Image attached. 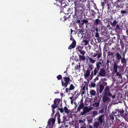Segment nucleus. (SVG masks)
<instances>
[{
  "mask_svg": "<svg viewBox=\"0 0 128 128\" xmlns=\"http://www.w3.org/2000/svg\"><path fill=\"white\" fill-rule=\"evenodd\" d=\"M83 11L82 10H78L76 9V7L75 8V12L74 14L73 15V16L74 18V20L75 22L78 24H79V25H80V23H81L80 20L82 21V14Z\"/></svg>",
  "mask_w": 128,
  "mask_h": 128,
  "instance_id": "obj_1",
  "label": "nucleus"
},
{
  "mask_svg": "<svg viewBox=\"0 0 128 128\" xmlns=\"http://www.w3.org/2000/svg\"><path fill=\"white\" fill-rule=\"evenodd\" d=\"M102 62H98L96 63V67L94 70L92 71L91 74L90 75V79H92L93 76H95L98 72V71L100 69V68L102 66V64L103 63V60H102Z\"/></svg>",
  "mask_w": 128,
  "mask_h": 128,
  "instance_id": "obj_2",
  "label": "nucleus"
},
{
  "mask_svg": "<svg viewBox=\"0 0 128 128\" xmlns=\"http://www.w3.org/2000/svg\"><path fill=\"white\" fill-rule=\"evenodd\" d=\"M76 50L78 56H81L85 60L86 58L84 56L86 52L83 49V47L80 46H77L76 48Z\"/></svg>",
  "mask_w": 128,
  "mask_h": 128,
  "instance_id": "obj_3",
  "label": "nucleus"
},
{
  "mask_svg": "<svg viewBox=\"0 0 128 128\" xmlns=\"http://www.w3.org/2000/svg\"><path fill=\"white\" fill-rule=\"evenodd\" d=\"M126 53L124 52H122V58L121 59V62L123 64L122 67L123 68H125L126 66V59L125 56Z\"/></svg>",
  "mask_w": 128,
  "mask_h": 128,
  "instance_id": "obj_4",
  "label": "nucleus"
},
{
  "mask_svg": "<svg viewBox=\"0 0 128 128\" xmlns=\"http://www.w3.org/2000/svg\"><path fill=\"white\" fill-rule=\"evenodd\" d=\"M106 72L105 70L104 69L101 68L99 72L98 75L97 76L96 78L94 80H98V78L100 76H106Z\"/></svg>",
  "mask_w": 128,
  "mask_h": 128,
  "instance_id": "obj_5",
  "label": "nucleus"
},
{
  "mask_svg": "<svg viewBox=\"0 0 128 128\" xmlns=\"http://www.w3.org/2000/svg\"><path fill=\"white\" fill-rule=\"evenodd\" d=\"M55 120L54 118H50L48 122L47 126L49 128H53L54 126V122Z\"/></svg>",
  "mask_w": 128,
  "mask_h": 128,
  "instance_id": "obj_6",
  "label": "nucleus"
},
{
  "mask_svg": "<svg viewBox=\"0 0 128 128\" xmlns=\"http://www.w3.org/2000/svg\"><path fill=\"white\" fill-rule=\"evenodd\" d=\"M118 63L116 61H115L114 62L113 64V70L114 73L118 71V68L120 69V68H122L119 66L117 64Z\"/></svg>",
  "mask_w": 128,
  "mask_h": 128,
  "instance_id": "obj_7",
  "label": "nucleus"
},
{
  "mask_svg": "<svg viewBox=\"0 0 128 128\" xmlns=\"http://www.w3.org/2000/svg\"><path fill=\"white\" fill-rule=\"evenodd\" d=\"M91 108L89 106H86L84 108L83 112H81V114L83 115L89 112L91 110Z\"/></svg>",
  "mask_w": 128,
  "mask_h": 128,
  "instance_id": "obj_8",
  "label": "nucleus"
},
{
  "mask_svg": "<svg viewBox=\"0 0 128 128\" xmlns=\"http://www.w3.org/2000/svg\"><path fill=\"white\" fill-rule=\"evenodd\" d=\"M104 91L105 92V94H107L109 96H111L112 98L115 97L116 96L115 95L112 96V94L111 93L108 92L109 91V88L108 86H106L105 88Z\"/></svg>",
  "mask_w": 128,
  "mask_h": 128,
  "instance_id": "obj_9",
  "label": "nucleus"
},
{
  "mask_svg": "<svg viewBox=\"0 0 128 128\" xmlns=\"http://www.w3.org/2000/svg\"><path fill=\"white\" fill-rule=\"evenodd\" d=\"M122 52H123L122 51V50H120V53L121 54H120L118 52H117L115 56L116 59L117 61L120 62V60L122 59V57L121 56V54H122Z\"/></svg>",
  "mask_w": 128,
  "mask_h": 128,
  "instance_id": "obj_10",
  "label": "nucleus"
},
{
  "mask_svg": "<svg viewBox=\"0 0 128 128\" xmlns=\"http://www.w3.org/2000/svg\"><path fill=\"white\" fill-rule=\"evenodd\" d=\"M92 70V67L91 66H89L84 74L85 77H88L90 75V71Z\"/></svg>",
  "mask_w": 128,
  "mask_h": 128,
  "instance_id": "obj_11",
  "label": "nucleus"
},
{
  "mask_svg": "<svg viewBox=\"0 0 128 128\" xmlns=\"http://www.w3.org/2000/svg\"><path fill=\"white\" fill-rule=\"evenodd\" d=\"M100 83L101 84H100V85L99 86L100 88L99 90H100V93H101L102 92L104 88V87L103 85H106L107 84V83L106 82H104L103 81H102V82H101ZM99 84L100 85V84Z\"/></svg>",
  "mask_w": 128,
  "mask_h": 128,
  "instance_id": "obj_12",
  "label": "nucleus"
},
{
  "mask_svg": "<svg viewBox=\"0 0 128 128\" xmlns=\"http://www.w3.org/2000/svg\"><path fill=\"white\" fill-rule=\"evenodd\" d=\"M108 95L105 94L102 98L103 101L104 102H108L110 101V98L108 96Z\"/></svg>",
  "mask_w": 128,
  "mask_h": 128,
  "instance_id": "obj_13",
  "label": "nucleus"
},
{
  "mask_svg": "<svg viewBox=\"0 0 128 128\" xmlns=\"http://www.w3.org/2000/svg\"><path fill=\"white\" fill-rule=\"evenodd\" d=\"M88 22V21L87 20L85 19L83 20L82 19L81 23H80V25H79V26L80 27L84 25V24H87Z\"/></svg>",
  "mask_w": 128,
  "mask_h": 128,
  "instance_id": "obj_14",
  "label": "nucleus"
},
{
  "mask_svg": "<svg viewBox=\"0 0 128 128\" xmlns=\"http://www.w3.org/2000/svg\"><path fill=\"white\" fill-rule=\"evenodd\" d=\"M75 60L76 61H84L85 60L83 58L82 56H78H78H76L75 58Z\"/></svg>",
  "mask_w": 128,
  "mask_h": 128,
  "instance_id": "obj_15",
  "label": "nucleus"
},
{
  "mask_svg": "<svg viewBox=\"0 0 128 128\" xmlns=\"http://www.w3.org/2000/svg\"><path fill=\"white\" fill-rule=\"evenodd\" d=\"M110 23V24L113 27H115L116 26L117 24V23L118 22V21H117L115 19L114 21L112 22L111 21H110L109 22Z\"/></svg>",
  "mask_w": 128,
  "mask_h": 128,
  "instance_id": "obj_16",
  "label": "nucleus"
},
{
  "mask_svg": "<svg viewBox=\"0 0 128 128\" xmlns=\"http://www.w3.org/2000/svg\"><path fill=\"white\" fill-rule=\"evenodd\" d=\"M76 41H72V43L69 46L68 48L70 50L72 48H74L75 46H76Z\"/></svg>",
  "mask_w": 128,
  "mask_h": 128,
  "instance_id": "obj_17",
  "label": "nucleus"
},
{
  "mask_svg": "<svg viewBox=\"0 0 128 128\" xmlns=\"http://www.w3.org/2000/svg\"><path fill=\"white\" fill-rule=\"evenodd\" d=\"M104 117L103 115H101L98 118V122L100 123H102L104 120Z\"/></svg>",
  "mask_w": 128,
  "mask_h": 128,
  "instance_id": "obj_18",
  "label": "nucleus"
},
{
  "mask_svg": "<svg viewBox=\"0 0 128 128\" xmlns=\"http://www.w3.org/2000/svg\"><path fill=\"white\" fill-rule=\"evenodd\" d=\"M102 22L101 20L98 18L96 19L94 21V23L96 26L98 25H100L102 23Z\"/></svg>",
  "mask_w": 128,
  "mask_h": 128,
  "instance_id": "obj_19",
  "label": "nucleus"
},
{
  "mask_svg": "<svg viewBox=\"0 0 128 128\" xmlns=\"http://www.w3.org/2000/svg\"><path fill=\"white\" fill-rule=\"evenodd\" d=\"M119 110H115L114 111L112 112L113 114L117 118V116L118 118L120 117L119 115Z\"/></svg>",
  "mask_w": 128,
  "mask_h": 128,
  "instance_id": "obj_20",
  "label": "nucleus"
},
{
  "mask_svg": "<svg viewBox=\"0 0 128 128\" xmlns=\"http://www.w3.org/2000/svg\"><path fill=\"white\" fill-rule=\"evenodd\" d=\"M123 71H122V70H120L119 72H114V73H116V75L117 76H118V78H119L120 79H122V74L120 72H122Z\"/></svg>",
  "mask_w": 128,
  "mask_h": 128,
  "instance_id": "obj_21",
  "label": "nucleus"
},
{
  "mask_svg": "<svg viewBox=\"0 0 128 128\" xmlns=\"http://www.w3.org/2000/svg\"><path fill=\"white\" fill-rule=\"evenodd\" d=\"M69 82V80H62V86L66 87L68 85Z\"/></svg>",
  "mask_w": 128,
  "mask_h": 128,
  "instance_id": "obj_22",
  "label": "nucleus"
},
{
  "mask_svg": "<svg viewBox=\"0 0 128 128\" xmlns=\"http://www.w3.org/2000/svg\"><path fill=\"white\" fill-rule=\"evenodd\" d=\"M115 53L114 52H108L107 56H111L112 58H114L115 55Z\"/></svg>",
  "mask_w": 128,
  "mask_h": 128,
  "instance_id": "obj_23",
  "label": "nucleus"
},
{
  "mask_svg": "<svg viewBox=\"0 0 128 128\" xmlns=\"http://www.w3.org/2000/svg\"><path fill=\"white\" fill-rule=\"evenodd\" d=\"M64 112L66 113H69L70 112V110H68L66 106L64 107Z\"/></svg>",
  "mask_w": 128,
  "mask_h": 128,
  "instance_id": "obj_24",
  "label": "nucleus"
},
{
  "mask_svg": "<svg viewBox=\"0 0 128 128\" xmlns=\"http://www.w3.org/2000/svg\"><path fill=\"white\" fill-rule=\"evenodd\" d=\"M57 105L56 104H54L52 105V107L53 109L52 111L53 113H54V109L57 108Z\"/></svg>",
  "mask_w": 128,
  "mask_h": 128,
  "instance_id": "obj_25",
  "label": "nucleus"
},
{
  "mask_svg": "<svg viewBox=\"0 0 128 128\" xmlns=\"http://www.w3.org/2000/svg\"><path fill=\"white\" fill-rule=\"evenodd\" d=\"M90 93L91 95L94 96L96 95V92L94 90H91L90 92Z\"/></svg>",
  "mask_w": 128,
  "mask_h": 128,
  "instance_id": "obj_26",
  "label": "nucleus"
},
{
  "mask_svg": "<svg viewBox=\"0 0 128 128\" xmlns=\"http://www.w3.org/2000/svg\"><path fill=\"white\" fill-rule=\"evenodd\" d=\"M60 102V100L58 99H55L54 101V102L55 104H56L57 106L59 103Z\"/></svg>",
  "mask_w": 128,
  "mask_h": 128,
  "instance_id": "obj_27",
  "label": "nucleus"
},
{
  "mask_svg": "<svg viewBox=\"0 0 128 128\" xmlns=\"http://www.w3.org/2000/svg\"><path fill=\"white\" fill-rule=\"evenodd\" d=\"M116 26V28H115V30L116 32L119 31L120 30V27L119 25L118 24H117Z\"/></svg>",
  "mask_w": 128,
  "mask_h": 128,
  "instance_id": "obj_28",
  "label": "nucleus"
},
{
  "mask_svg": "<svg viewBox=\"0 0 128 128\" xmlns=\"http://www.w3.org/2000/svg\"><path fill=\"white\" fill-rule=\"evenodd\" d=\"M79 31H78V36H81L82 34H84L82 30H79Z\"/></svg>",
  "mask_w": 128,
  "mask_h": 128,
  "instance_id": "obj_29",
  "label": "nucleus"
},
{
  "mask_svg": "<svg viewBox=\"0 0 128 128\" xmlns=\"http://www.w3.org/2000/svg\"><path fill=\"white\" fill-rule=\"evenodd\" d=\"M124 112V110H122L120 111H119V113H120V114L122 116L124 117V115L123 114Z\"/></svg>",
  "mask_w": 128,
  "mask_h": 128,
  "instance_id": "obj_30",
  "label": "nucleus"
},
{
  "mask_svg": "<svg viewBox=\"0 0 128 128\" xmlns=\"http://www.w3.org/2000/svg\"><path fill=\"white\" fill-rule=\"evenodd\" d=\"M82 42L83 44L86 45L88 44V42L87 40H84L82 41Z\"/></svg>",
  "mask_w": 128,
  "mask_h": 128,
  "instance_id": "obj_31",
  "label": "nucleus"
},
{
  "mask_svg": "<svg viewBox=\"0 0 128 128\" xmlns=\"http://www.w3.org/2000/svg\"><path fill=\"white\" fill-rule=\"evenodd\" d=\"M88 59L89 60V61L92 63H94L96 61V60L93 59L91 58H89Z\"/></svg>",
  "mask_w": 128,
  "mask_h": 128,
  "instance_id": "obj_32",
  "label": "nucleus"
},
{
  "mask_svg": "<svg viewBox=\"0 0 128 128\" xmlns=\"http://www.w3.org/2000/svg\"><path fill=\"white\" fill-rule=\"evenodd\" d=\"M107 28L104 27V28H102V32L104 33H106L107 32Z\"/></svg>",
  "mask_w": 128,
  "mask_h": 128,
  "instance_id": "obj_33",
  "label": "nucleus"
},
{
  "mask_svg": "<svg viewBox=\"0 0 128 128\" xmlns=\"http://www.w3.org/2000/svg\"><path fill=\"white\" fill-rule=\"evenodd\" d=\"M56 77L58 80H59L61 79L62 80V76L60 74L58 75V76H57Z\"/></svg>",
  "mask_w": 128,
  "mask_h": 128,
  "instance_id": "obj_34",
  "label": "nucleus"
},
{
  "mask_svg": "<svg viewBox=\"0 0 128 128\" xmlns=\"http://www.w3.org/2000/svg\"><path fill=\"white\" fill-rule=\"evenodd\" d=\"M80 68V63H79V65H77L75 67V69L79 70Z\"/></svg>",
  "mask_w": 128,
  "mask_h": 128,
  "instance_id": "obj_35",
  "label": "nucleus"
},
{
  "mask_svg": "<svg viewBox=\"0 0 128 128\" xmlns=\"http://www.w3.org/2000/svg\"><path fill=\"white\" fill-rule=\"evenodd\" d=\"M99 125V123L98 122H96L94 124V126L97 128Z\"/></svg>",
  "mask_w": 128,
  "mask_h": 128,
  "instance_id": "obj_36",
  "label": "nucleus"
},
{
  "mask_svg": "<svg viewBox=\"0 0 128 128\" xmlns=\"http://www.w3.org/2000/svg\"><path fill=\"white\" fill-rule=\"evenodd\" d=\"M97 113L98 112H97L95 111H93L92 112V116L94 117L95 116L97 115Z\"/></svg>",
  "mask_w": 128,
  "mask_h": 128,
  "instance_id": "obj_37",
  "label": "nucleus"
},
{
  "mask_svg": "<svg viewBox=\"0 0 128 128\" xmlns=\"http://www.w3.org/2000/svg\"><path fill=\"white\" fill-rule=\"evenodd\" d=\"M63 78L64 80H70V78L69 76H67L66 77H63Z\"/></svg>",
  "mask_w": 128,
  "mask_h": 128,
  "instance_id": "obj_38",
  "label": "nucleus"
},
{
  "mask_svg": "<svg viewBox=\"0 0 128 128\" xmlns=\"http://www.w3.org/2000/svg\"><path fill=\"white\" fill-rule=\"evenodd\" d=\"M97 54V58H98V59H99V58H100L101 56L102 55V53H98Z\"/></svg>",
  "mask_w": 128,
  "mask_h": 128,
  "instance_id": "obj_39",
  "label": "nucleus"
},
{
  "mask_svg": "<svg viewBox=\"0 0 128 128\" xmlns=\"http://www.w3.org/2000/svg\"><path fill=\"white\" fill-rule=\"evenodd\" d=\"M74 86L72 84H71L69 88V90H72L74 89Z\"/></svg>",
  "mask_w": 128,
  "mask_h": 128,
  "instance_id": "obj_40",
  "label": "nucleus"
},
{
  "mask_svg": "<svg viewBox=\"0 0 128 128\" xmlns=\"http://www.w3.org/2000/svg\"><path fill=\"white\" fill-rule=\"evenodd\" d=\"M91 13L92 14V16H94L95 15L96 12L94 10H91Z\"/></svg>",
  "mask_w": 128,
  "mask_h": 128,
  "instance_id": "obj_41",
  "label": "nucleus"
},
{
  "mask_svg": "<svg viewBox=\"0 0 128 128\" xmlns=\"http://www.w3.org/2000/svg\"><path fill=\"white\" fill-rule=\"evenodd\" d=\"M63 77H66L68 76V73L67 72L65 71L64 72V74H62Z\"/></svg>",
  "mask_w": 128,
  "mask_h": 128,
  "instance_id": "obj_42",
  "label": "nucleus"
},
{
  "mask_svg": "<svg viewBox=\"0 0 128 128\" xmlns=\"http://www.w3.org/2000/svg\"><path fill=\"white\" fill-rule=\"evenodd\" d=\"M110 63V60L108 59L106 60V65H107L108 67H109V63Z\"/></svg>",
  "mask_w": 128,
  "mask_h": 128,
  "instance_id": "obj_43",
  "label": "nucleus"
},
{
  "mask_svg": "<svg viewBox=\"0 0 128 128\" xmlns=\"http://www.w3.org/2000/svg\"><path fill=\"white\" fill-rule=\"evenodd\" d=\"M122 37L123 38L122 39L124 40H125V41H126L127 40V36L122 35Z\"/></svg>",
  "mask_w": 128,
  "mask_h": 128,
  "instance_id": "obj_44",
  "label": "nucleus"
},
{
  "mask_svg": "<svg viewBox=\"0 0 128 128\" xmlns=\"http://www.w3.org/2000/svg\"><path fill=\"white\" fill-rule=\"evenodd\" d=\"M121 14H122V16H124L125 14H126V12L125 10H121Z\"/></svg>",
  "mask_w": 128,
  "mask_h": 128,
  "instance_id": "obj_45",
  "label": "nucleus"
},
{
  "mask_svg": "<svg viewBox=\"0 0 128 128\" xmlns=\"http://www.w3.org/2000/svg\"><path fill=\"white\" fill-rule=\"evenodd\" d=\"M95 36L96 38L100 37L99 34L98 33V32H96V33H95Z\"/></svg>",
  "mask_w": 128,
  "mask_h": 128,
  "instance_id": "obj_46",
  "label": "nucleus"
},
{
  "mask_svg": "<svg viewBox=\"0 0 128 128\" xmlns=\"http://www.w3.org/2000/svg\"><path fill=\"white\" fill-rule=\"evenodd\" d=\"M58 114V124H60V115L59 114Z\"/></svg>",
  "mask_w": 128,
  "mask_h": 128,
  "instance_id": "obj_47",
  "label": "nucleus"
},
{
  "mask_svg": "<svg viewBox=\"0 0 128 128\" xmlns=\"http://www.w3.org/2000/svg\"><path fill=\"white\" fill-rule=\"evenodd\" d=\"M92 31L93 32H94L95 31H96V32H98V28L97 27L96 28H95L94 30H92Z\"/></svg>",
  "mask_w": 128,
  "mask_h": 128,
  "instance_id": "obj_48",
  "label": "nucleus"
},
{
  "mask_svg": "<svg viewBox=\"0 0 128 128\" xmlns=\"http://www.w3.org/2000/svg\"><path fill=\"white\" fill-rule=\"evenodd\" d=\"M93 106L94 107H96L97 108L99 106V104L97 103H95L94 104Z\"/></svg>",
  "mask_w": 128,
  "mask_h": 128,
  "instance_id": "obj_49",
  "label": "nucleus"
},
{
  "mask_svg": "<svg viewBox=\"0 0 128 128\" xmlns=\"http://www.w3.org/2000/svg\"><path fill=\"white\" fill-rule=\"evenodd\" d=\"M92 118H90V119H88V123L89 124L92 123Z\"/></svg>",
  "mask_w": 128,
  "mask_h": 128,
  "instance_id": "obj_50",
  "label": "nucleus"
},
{
  "mask_svg": "<svg viewBox=\"0 0 128 128\" xmlns=\"http://www.w3.org/2000/svg\"><path fill=\"white\" fill-rule=\"evenodd\" d=\"M83 108V105L82 104L80 105L79 108H78V109L80 110L82 109Z\"/></svg>",
  "mask_w": 128,
  "mask_h": 128,
  "instance_id": "obj_51",
  "label": "nucleus"
},
{
  "mask_svg": "<svg viewBox=\"0 0 128 128\" xmlns=\"http://www.w3.org/2000/svg\"><path fill=\"white\" fill-rule=\"evenodd\" d=\"M97 26H96L95 24H94L92 26V29L94 30L95 28H96Z\"/></svg>",
  "mask_w": 128,
  "mask_h": 128,
  "instance_id": "obj_52",
  "label": "nucleus"
},
{
  "mask_svg": "<svg viewBox=\"0 0 128 128\" xmlns=\"http://www.w3.org/2000/svg\"><path fill=\"white\" fill-rule=\"evenodd\" d=\"M91 85L93 87H94L95 86V84L94 82H92L91 83Z\"/></svg>",
  "mask_w": 128,
  "mask_h": 128,
  "instance_id": "obj_53",
  "label": "nucleus"
},
{
  "mask_svg": "<svg viewBox=\"0 0 128 128\" xmlns=\"http://www.w3.org/2000/svg\"><path fill=\"white\" fill-rule=\"evenodd\" d=\"M59 110L60 112L61 113H62L64 112V109L62 108H59Z\"/></svg>",
  "mask_w": 128,
  "mask_h": 128,
  "instance_id": "obj_54",
  "label": "nucleus"
},
{
  "mask_svg": "<svg viewBox=\"0 0 128 128\" xmlns=\"http://www.w3.org/2000/svg\"><path fill=\"white\" fill-rule=\"evenodd\" d=\"M70 36L71 38H70V40H72V41H73L74 40L75 41H76L74 39V38L72 37V35Z\"/></svg>",
  "mask_w": 128,
  "mask_h": 128,
  "instance_id": "obj_55",
  "label": "nucleus"
},
{
  "mask_svg": "<svg viewBox=\"0 0 128 128\" xmlns=\"http://www.w3.org/2000/svg\"><path fill=\"white\" fill-rule=\"evenodd\" d=\"M98 40V42H101V40L100 39V37H98V38H96Z\"/></svg>",
  "mask_w": 128,
  "mask_h": 128,
  "instance_id": "obj_56",
  "label": "nucleus"
},
{
  "mask_svg": "<svg viewBox=\"0 0 128 128\" xmlns=\"http://www.w3.org/2000/svg\"><path fill=\"white\" fill-rule=\"evenodd\" d=\"M110 40L111 42H115V40H113V39L112 38L111 39H110Z\"/></svg>",
  "mask_w": 128,
  "mask_h": 128,
  "instance_id": "obj_57",
  "label": "nucleus"
},
{
  "mask_svg": "<svg viewBox=\"0 0 128 128\" xmlns=\"http://www.w3.org/2000/svg\"><path fill=\"white\" fill-rule=\"evenodd\" d=\"M97 56V54H95V53H94V54L92 55V56L94 58H95Z\"/></svg>",
  "mask_w": 128,
  "mask_h": 128,
  "instance_id": "obj_58",
  "label": "nucleus"
},
{
  "mask_svg": "<svg viewBox=\"0 0 128 128\" xmlns=\"http://www.w3.org/2000/svg\"><path fill=\"white\" fill-rule=\"evenodd\" d=\"M69 89H68V88H66V92H68L69 91Z\"/></svg>",
  "mask_w": 128,
  "mask_h": 128,
  "instance_id": "obj_59",
  "label": "nucleus"
},
{
  "mask_svg": "<svg viewBox=\"0 0 128 128\" xmlns=\"http://www.w3.org/2000/svg\"><path fill=\"white\" fill-rule=\"evenodd\" d=\"M98 18H102V16L101 15L98 16Z\"/></svg>",
  "mask_w": 128,
  "mask_h": 128,
  "instance_id": "obj_60",
  "label": "nucleus"
},
{
  "mask_svg": "<svg viewBox=\"0 0 128 128\" xmlns=\"http://www.w3.org/2000/svg\"><path fill=\"white\" fill-rule=\"evenodd\" d=\"M107 6L108 7V8L109 9L110 8L109 7V4H107Z\"/></svg>",
  "mask_w": 128,
  "mask_h": 128,
  "instance_id": "obj_61",
  "label": "nucleus"
},
{
  "mask_svg": "<svg viewBox=\"0 0 128 128\" xmlns=\"http://www.w3.org/2000/svg\"><path fill=\"white\" fill-rule=\"evenodd\" d=\"M112 38L113 39V40H115V42L116 41V38L115 37H113V38Z\"/></svg>",
  "mask_w": 128,
  "mask_h": 128,
  "instance_id": "obj_62",
  "label": "nucleus"
},
{
  "mask_svg": "<svg viewBox=\"0 0 128 128\" xmlns=\"http://www.w3.org/2000/svg\"><path fill=\"white\" fill-rule=\"evenodd\" d=\"M70 30H71V33H70V34L71 35V34H72V32L73 31L72 30V29H70Z\"/></svg>",
  "mask_w": 128,
  "mask_h": 128,
  "instance_id": "obj_63",
  "label": "nucleus"
},
{
  "mask_svg": "<svg viewBox=\"0 0 128 128\" xmlns=\"http://www.w3.org/2000/svg\"><path fill=\"white\" fill-rule=\"evenodd\" d=\"M124 45H122V46H121V48L122 49H124Z\"/></svg>",
  "mask_w": 128,
  "mask_h": 128,
  "instance_id": "obj_64",
  "label": "nucleus"
}]
</instances>
